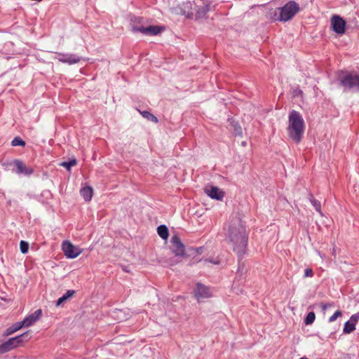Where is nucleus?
Masks as SVG:
<instances>
[{
    "label": "nucleus",
    "mask_w": 359,
    "mask_h": 359,
    "mask_svg": "<svg viewBox=\"0 0 359 359\" xmlns=\"http://www.w3.org/2000/svg\"><path fill=\"white\" fill-rule=\"evenodd\" d=\"M226 236L233 246V251L240 256L243 255L245 252L248 236L245 228L239 217H234L230 220Z\"/></svg>",
    "instance_id": "nucleus-1"
},
{
    "label": "nucleus",
    "mask_w": 359,
    "mask_h": 359,
    "mask_svg": "<svg viewBox=\"0 0 359 359\" xmlns=\"http://www.w3.org/2000/svg\"><path fill=\"white\" fill-rule=\"evenodd\" d=\"M305 129V123L301 114L292 110L288 116V126L287 128L289 137L294 142L302 141Z\"/></svg>",
    "instance_id": "nucleus-2"
},
{
    "label": "nucleus",
    "mask_w": 359,
    "mask_h": 359,
    "mask_svg": "<svg viewBox=\"0 0 359 359\" xmlns=\"http://www.w3.org/2000/svg\"><path fill=\"white\" fill-rule=\"evenodd\" d=\"M170 10L175 15H193V0H174Z\"/></svg>",
    "instance_id": "nucleus-3"
},
{
    "label": "nucleus",
    "mask_w": 359,
    "mask_h": 359,
    "mask_svg": "<svg viewBox=\"0 0 359 359\" xmlns=\"http://www.w3.org/2000/svg\"><path fill=\"white\" fill-rule=\"evenodd\" d=\"M299 6L294 1L287 2L284 6L279 8V21L287 22L299 11Z\"/></svg>",
    "instance_id": "nucleus-4"
},
{
    "label": "nucleus",
    "mask_w": 359,
    "mask_h": 359,
    "mask_svg": "<svg viewBox=\"0 0 359 359\" xmlns=\"http://www.w3.org/2000/svg\"><path fill=\"white\" fill-rule=\"evenodd\" d=\"M28 334L29 332H26L18 337L9 339L7 341L0 345V351L6 353L19 346L25 341H27L28 340Z\"/></svg>",
    "instance_id": "nucleus-5"
},
{
    "label": "nucleus",
    "mask_w": 359,
    "mask_h": 359,
    "mask_svg": "<svg viewBox=\"0 0 359 359\" xmlns=\"http://www.w3.org/2000/svg\"><path fill=\"white\" fill-rule=\"evenodd\" d=\"M341 83L344 88L359 91V75L348 74L341 79Z\"/></svg>",
    "instance_id": "nucleus-6"
},
{
    "label": "nucleus",
    "mask_w": 359,
    "mask_h": 359,
    "mask_svg": "<svg viewBox=\"0 0 359 359\" xmlns=\"http://www.w3.org/2000/svg\"><path fill=\"white\" fill-rule=\"evenodd\" d=\"M193 7L197 18L204 17L210 9L209 4L204 0H193Z\"/></svg>",
    "instance_id": "nucleus-7"
},
{
    "label": "nucleus",
    "mask_w": 359,
    "mask_h": 359,
    "mask_svg": "<svg viewBox=\"0 0 359 359\" xmlns=\"http://www.w3.org/2000/svg\"><path fill=\"white\" fill-rule=\"evenodd\" d=\"M62 249L65 255L71 259L77 257L82 252L81 249L74 246L71 242L67 241L62 243Z\"/></svg>",
    "instance_id": "nucleus-8"
},
{
    "label": "nucleus",
    "mask_w": 359,
    "mask_h": 359,
    "mask_svg": "<svg viewBox=\"0 0 359 359\" xmlns=\"http://www.w3.org/2000/svg\"><path fill=\"white\" fill-rule=\"evenodd\" d=\"M164 29L163 27L157 25H149L148 27L140 26L133 27V32H140L142 34L147 36H154L160 34Z\"/></svg>",
    "instance_id": "nucleus-9"
},
{
    "label": "nucleus",
    "mask_w": 359,
    "mask_h": 359,
    "mask_svg": "<svg viewBox=\"0 0 359 359\" xmlns=\"http://www.w3.org/2000/svg\"><path fill=\"white\" fill-rule=\"evenodd\" d=\"M170 250L177 257H182L185 255L184 245L182 243L180 237L175 235L172 237Z\"/></svg>",
    "instance_id": "nucleus-10"
},
{
    "label": "nucleus",
    "mask_w": 359,
    "mask_h": 359,
    "mask_svg": "<svg viewBox=\"0 0 359 359\" xmlns=\"http://www.w3.org/2000/svg\"><path fill=\"white\" fill-rule=\"evenodd\" d=\"M346 21L339 15H334L331 18V25L334 32L339 34L345 33Z\"/></svg>",
    "instance_id": "nucleus-11"
},
{
    "label": "nucleus",
    "mask_w": 359,
    "mask_h": 359,
    "mask_svg": "<svg viewBox=\"0 0 359 359\" xmlns=\"http://www.w3.org/2000/svg\"><path fill=\"white\" fill-rule=\"evenodd\" d=\"M204 191L210 198L219 201H221L224 196V192L217 187L206 186Z\"/></svg>",
    "instance_id": "nucleus-12"
},
{
    "label": "nucleus",
    "mask_w": 359,
    "mask_h": 359,
    "mask_svg": "<svg viewBox=\"0 0 359 359\" xmlns=\"http://www.w3.org/2000/svg\"><path fill=\"white\" fill-rule=\"evenodd\" d=\"M42 311L41 309H37L34 313L26 317L22 321H21L23 326L29 327L37 321L41 316Z\"/></svg>",
    "instance_id": "nucleus-13"
},
{
    "label": "nucleus",
    "mask_w": 359,
    "mask_h": 359,
    "mask_svg": "<svg viewBox=\"0 0 359 359\" xmlns=\"http://www.w3.org/2000/svg\"><path fill=\"white\" fill-rule=\"evenodd\" d=\"M195 297L199 300L201 299L208 298L210 297V293L207 287L198 283L195 290Z\"/></svg>",
    "instance_id": "nucleus-14"
},
{
    "label": "nucleus",
    "mask_w": 359,
    "mask_h": 359,
    "mask_svg": "<svg viewBox=\"0 0 359 359\" xmlns=\"http://www.w3.org/2000/svg\"><path fill=\"white\" fill-rule=\"evenodd\" d=\"M14 164L17 168V173L18 174H24L25 175H30L33 173L34 170L30 167H27L25 164L20 161L15 160L14 161Z\"/></svg>",
    "instance_id": "nucleus-15"
},
{
    "label": "nucleus",
    "mask_w": 359,
    "mask_h": 359,
    "mask_svg": "<svg viewBox=\"0 0 359 359\" xmlns=\"http://www.w3.org/2000/svg\"><path fill=\"white\" fill-rule=\"evenodd\" d=\"M80 57L76 55H60V57H59V60L62 62H66L69 65L78 63L80 61Z\"/></svg>",
    "instance_id": "nucleus-16"
},
{
    "label": "nucleus",
    "mask_w": 359,
    "mask_h": 359,
    "mask_svg": "<svg viewBox=\"0 0 359 359\" xmlns=\"http://www.w3.org/2000/svg\"><path fill=\"white\" fill-rule=\"evenodd\" d=\"M81 194L86 201H90L93 196V189L90 187H86L81 189Z\"/></svg>",
    "instance_id": "nucleus-17"
},
{
    "label": "nucleus",
    "mask_w": 359,
    "mask_h": 359,
    "mask_svg": "<svg viewBox=\"0 0 359 359\" xmlns=\"http://www.w3.org/2000/svg\"><path fill=\"white\" fill-rule=\"evenodd\" d=\"M157 233L158 236L164 240L168 239L169 233L168 229L165 225H160L157 228Z\"/></svg>",
    "instance_id": "nucleus-18"
},
{
    "label": "nucleus",
    "mask_w": 359,
    "mask_h": 359,
    "mask_svg": "<svg viewBox=\"0 0 359 359\" xmlns=\"http://www.w3.org/2000/svg\"><path fill=\"white\" fill-rule=\"evenodd\" d=\"M75 292L74 290H67V292L61 297H60L56 303V306H60L62 303H64L65 301H67L68 299L72 297L74 294Z\"/></svg>",
    "instance_id": "nucleus-19"
},
{
    "label": "nucleus",
    "mask_w": 359,
    "mask_h": 359,
    "mask_svg": "<svg viewBox=\"0 0 359 359\" xmlns=\"http://www.w3.org/2000/svg\"><path fill=\"white\" fill-rule=\"evenodd\" d=\"M22 327H24V326L22 324V323L21 322H18V323H15V325H13V326L8 327L6 330V335H10V334L14 333L15 332L19 330Z\"/></svg>",
    "instance_id": "nucleus-20"
},
{
    "label": "nucleus",
    "mask_w": 359,
    "mask_h": 359,
    "mask_svg": "<svg viewBox=\"0 0 359 359\" xmlns=\"http://www.w3.org/2000/svg\"><path fill=\"white\" fill-rule=\"evenodd\" d=\"M355 330V325L350 320L345 323L344 332L346 334L351 333Z\"/></svg>",
    "instance_id": "nucleus-21"
},
{
    "label": "nucleus",
    "mask_w": 359,
    "mask_h": 359,
    "mask_svg": "<svg viewBox=\"0 0 359 359\" xmlns=\"http://www.w3.org/2000/svg\"><path fill=\"white\" fill-rule=\"evenodd\" d=\"M143 117L147 118L149 121H151L154 123L158 122V118L151 113L147 111H143L140 112Z\"/></svg>",
    "instance_id": "nucleus-22"
},
{
    "label": "nucleus",
    "mask_w": 359,
    "mask_h": 359,
    "mask_svg": "<svg viewBox=\"0 0 359 359\" xmlns=\"http://www.w3.org/2000/svg\"><path fill=\"white\" fill-rule=\"evenodd\" d=\"M268 16L272 20L279 21V8L269 11Z\"/></svg>",
    "instance_id": "nucleus-23"
},
{
    "label": "nucleus",
    "mask_w": 359,
    "mask_h": 359,
    "mask_svg": "<svg viewBox=\"0 0 359 359\" xmlns=\"http://www.w3.org/2000/svg\"><path fill=\"white\" fill-rule=\"evenodd\" d=\"M77 161L76 159H72L69 161H64L60 163V165L65 168L67 170H70L72 166L76 165Z\"/></svg>",
    "instance_id": "nucleus-24"
},
{
    "label": "nucleus",
    "mask_w": 359,
    "mask_h": 359,
    "mask_svg": "<svg viewBox=\"0 0 359 359\" xmlns=\"http://www.w3.org/2000/svg\"><path fill=\"white\" fill-rule=\"evenodd\" d=\"M315 318H316L315 313L313 312H309L305 318L304 323L306 325L312 324L314 322Z\"/></svg>",
    "instance_id": "nucleus-25"
},
{
    "label": "nucleus",
    "mask_w": 359,
    "mask_h": 359,
    "mask_svg": "<svg viewBox=\"0 0 359 359\" xmlns=\"http://www.w3.org/2000/svg\"><path fill=\"white\" fill-rule=\"evenodd\" d=\"M12 146L16 147V146H25V142L22 140L20 137H15L11 142Z\"/></svg>",
    "instance_id": "nucleus-26"
},
{
    "label": "nucleus",
    "mask_w": 359,
    "mask_h": 359,
    "mask_svg": "<svg viewBox=\"0 0 359 359\" xmlns=\"http://www.w3.org/2000/svg\"><path fill=\"white\" fill-rule=\"evenodd\" d=\"M20 248L22 253H27L29 250V243L26 241H21L20 243Z\"/></svg>",
    "instance_id": "nucleus-27"
},
{
    "label": "nucleus",
    "mask_w": 359,
    "mask_h": 359,
    "mask_svg": "<svg viewBox=\"0 0 359 359\" xmlns=\"http://www.w3.org/2000/svg\"><path fill=\"white\" fill-rule=\"evenodd\" d=\"M311 203L313 205V207L315 208V209L322 215L323 214L321 212V206H320V202H318L315 198H313L311 200Z\"/></svg>",
    "instance_id": "nucleus-28"
},
{
    "label": "nucleus",
    "mask_w": 359,
    "mask_h": 359,
    "mask_svg": "<svg viewBox=\"0 0 359 359\" xmlns=\"http://www.w3.org/2000/svg\"><path fill=\"white\" fill-rule=\"evenodd\" d=\"M342 312L339 310L335 311V313L330 317L329 322H334L337 320V318L341 316Z\"/></svg>",
    "instance_id": "nucleus-29"
},
{
    "label": "nucleus",
    "mask_w": 359,
    "mask_h": 359,
    "mask_svg": "<svg viewBox=\"0 0 359 359\" xmlns=\"http://www.w3.org/2000/svg\"><path fill=\"white\" fill-rule=\"evenodd\" d=\"M349 320L355 325L359 320V313L352 315Z\"/></svg>",
    "instance_id": "nucleus-30"
},
{
    "label": "nucleus",
    "mask_w": 359,
    "mask_h": 359,
    "mask_svg": "<svg viewBox=\"0 0 359 359\" xmlns=\"http://www.w3.org/2000/svg\"><path fill=\"white\" fill-rule=\"evenodd\" d=\"M304 278L308 277H313V271L311 269H306L304 271Z\"/></svg>",
    "instance_id": "nucleus-31"
},
{
    "label": "nucleus",
    "mask_w": 359,
    "mask_h": 359,
    "mask_svg": "<svg viewBox=\"0 0 359 359\" xmlns=\"http://www.w3.org/2000/svg\"><path fill=\"white\" fill-rule=\"evenodd\" d=\"M330 304H322L321 307L323 311H325L328 307L331 306Z\"/></svg>",
    "instance_id": "nucleus-32"
},
{
    "label": "nucleus",
    "mask_w": 359,
    "mask_h": 359,
    "mask_svg": "<svg viewBox=\"0 0 359 359\" xmlns=\"http://www.w3.org/2000/svg\"><path fill=\"white\" fill-rule=\"evenodd\" d=\"M236 134L238 135H241L242 134V129L241 127H238V128H236Z\"/></svg>",
    "instance_id": "nucleus-33"
},
{
    "label": "nucleus",
    "mask_w": 359,
    "mask_h": 359,
    "mask_svg": "<svg viewBox=\"0 0 359 359\" xmlns=\"http://www.w3.org/2000/svg\"><path fill=\"white\" fill-rule=\"evenodd\" d=\"M201 248H198V249H197V252H198V253L200 252L199 251H201Z\"/></svg>",
    "instance_id": "nucleus-34"
},
{
    "label": "nucleus",
    "mask_w": 359,
    "mask_h": 359,
    "mask_svg": "<svg viewBox=\"0 0 359 359\" xmlns=\"http://www.w3.org/2000/svg\"><path fill=\"white\" fill-rule=\"evenodd\" d=\"M242 144H243V146H245V142H242Z\"/></svg>",
    "instance_id": "nucleus-35"
}]
</instances>
